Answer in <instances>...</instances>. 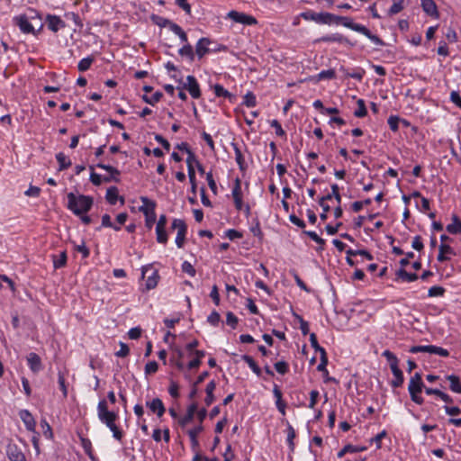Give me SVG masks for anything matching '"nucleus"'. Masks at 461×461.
I'll return each instance as SVG.
<instances>
[{
  "mask_svg": "<svg viewBox=\"0 0 461 461\" xmlns=\"http://www.w3.org/2000/svg\"><path fill=\"white\" fill-rule=\"evenodd\" d=\"M97 416L100 421L106 425L107 428L113 432V437L121 441L123 438V432L116 425L115 421L118 419V414L115 411L108 410L106 400H100L97 405Z\"/></svg>",
  "mask_w": 461,
  "mask_h": 461,
  "instance_id": "f257e3e1",
  "label": "nucleus"
},
{
  "mask_svg": "<svg viewBox=\"0 0 461 461\" xmlns=\"http://www.w3.org/2000/svg\"><path fill=\"white\" fill-rule=\"evenodd\" d=\"M332 23H340V24H342L343 26H345V27H347L348 29H351V30H353L355 32L362 33L363 35L367 37L372 42H374L375 45H378V46H384L385 45L384 41L381 38H379L375 34H373L370 32V30L367 29L366 26H364V25H362L360 23H354L352 21V19L349 18V17L339 16V15L333 14Z\"/></svg>",
  "mask_w": 461,
  "mask_h": 461,
  "instance_id": "f03ea898",
  "label": "nucleus"
},
{
  "mask_svg": "<svg viewBox=\"0 0 461 461\" xmlns=\"http://www.w3.org/2000/svg\"><path fill=\"white\" fill-rule=\"evenodd\" d=\"M67 207L75 215H82L86 213L92 208L94 203V200L91 196L85 194H76L72 192L67 194Z\"/></svg>",
  "mask_w": 461,
  "mask_h": 461,
  "instance_id": "7ed1b4c3",
  "label": "nucleus"
},
{
  "mask_svg": "<svg viewBox=\"0 0 461 461\" xmlns=\"http://www.w3.org/2000/svg\"><path fill=\"white\" fill-rule=\"evenodd\" d=\"M423 388L425 389L421 374L415 373L410 379L408 391L411 401L419 405L422 404L424 402L423 398L420 396Z\"/></svg>",
  "mask_w": 461,
  "mask_h": 461,
  "instance_id": "20e7f679",
  "label": "nucleus"
},
{
  "mask_svg": "<svg viewBox=\"0 0 461 461\" xmlns=\"http://www.w3.org/2000/svg\"><path fill=\"white\" fill-rule=\"evenodd\" d=\"M339 188L337 184L331 185V194H328L325 196H322L319 200V204L322 207L323 212L321 213L320 217L322 221H325L328 216V212L330 210V205H328L325 202L330 200L332 197L336 199L338 203H341V196L339 192Z\"/></svg>",
  "mask_w": 461,
  "mask_h": 461,
  "instance_id": "39448f33",
  "label": "nucleus"
},
{
  "mask_svg": "<svg viewBox=\"0 0 461 461\" xmlns=\"http://www.w3.org/2000/svg\"><path fill=\"white\" fill-rule=\"evenodd\" d=\"M143 205H145V207H140V211L143 212V213L145 214V223H146V227L149 228V229H151L153 224L155 223L156 221V213H155V207H156V203L155 202L153 201H150L148 197H141L140 198Z\"/></svg>",
  "mask_w": 461,
  "mask_h": 461,
  "instance_id": "423d86ee",
  "label": "nucleus"
},
{
  "mask_svg": "<svg viewBox=\"0 0 461 461\" xmlns=\"http://www.w3.org/2000/svg\"><path fill=\"white\" fill-rule=\"evenodd\" d=\"M300 16L306 21H313L321 24H330L333 18L330 13H315L312 10L302 13Z\"/></svg>",
  "mask_w": 461,
  "mask_h": 461,
  "instance_id": "0eeeda50",
  "label": "nucleus"
},
{
  "mask_svg": "<svg viewBox=\"0 0 461 461\" xmlns=\"http://www.w3.org/2000/svg\"><path fill=\"white\" fill-rule=\"evenodd\" d=\"M171 229L177 230L176 244L177 248L182 249L184 247L187 232V226L185 221L181 219H174L171 223Z\"/></svg>",
  "mask_w": 461,
  "mask_h": 461,
  "instance_id": "6e6552de",
  "label": "nucleus"
},
{
  "mask_svg": "<svg viewBox=\"0 0 461 461\" xmlns=\"http://www.w3.org/2000/svg\"><path fill=\"white\" fill-rule=\"evenodd\" d=\"M141 276L143 279L146 278L145 286L147 290L154 289L157 286L159 276L151 267H143L141 269Z\"/></svg>",
  "mask_w": 461,
  "mask_h": 461,
  "instance_id": "1a4fd4ad",
  "label": "nucleus"
},
{
  "mask_svg": "<svg viewBox=\"0 0 461 461\" xmlns=\"http://www.w3.org/2000/svg\"><path fill=\"white\" fill-rule=\"evenodd\" d=\"M228 17L236 23L245 25H255L258 23V21L254 16L237 11H230L228 14Z\"/></svg>",
  "mask_w": 461,
  "mask_h": 461,
  "instance_id": "9d476101",
  "label": "nucleus"
},
{
  "mask_svg": "<svg viewBox=\"0 0 461 461\" xmlns=\"http://www.w3.org/2000/svg\"><path fill=\"white\" fill-rule=\"evenodd\" d=\"M48 28L53 32H58L59 30L66 28V23L58 15L47 14L45 18Z\"/></svg>",
  "mask_w": 461,
  "mask_h": 461,
  "instance_id": "9b49d317",
  "label": "nucleus"
},
{
  "mask_svg": "<svg viewBox=\"0 0 461 461\" xmlns=\"http://www.w3.org/2000/svg\"><path fill=\"white\" fill-rule=\"evenodd\" d=\"M183 88L187 90L190 95L194 99H198L201 96L199 84L194 76L186 77V83L184 85Z\"/></svg>",
  "mask_w": 461,
  "mask_h": 461,
  "instance_id": "f8f14e48",
  "label": "nucleus"
},
{
  "mask_svg": "<svg viewBox=\"0 0 461 461\" xmlns=\"http://www.w3.org/2000/svg\"><path fill=\"white\" fill-rule=\"evenodd\" d=\"M6 454L10 461H26L25 455L15 444H9L7 446Z\"/></svg>",
  "mask_w": 461,
  "mask_h": 461,
  "instance_id": "ddd939ff",
  "label": "nucleus"
},
{
  "mask_svg": "<svg viewBox=\"0 0 461 461\" xmlns=\"http://www.w3.org/2000/svg\"><path fill=\"white\" fill-rule=\"evenodd\" d=\"M14 24L17 25L23 33L35 34V31L26 15H19L14 18Z\"/></svg>",
  "mask_w": 461,
  "mask_h": 461,
  "instance_id": "4468645a",
  "label": "nucleus"
},
{
  "mask_svg": "<svg viewBox=\"0 0 461 461\" xmlns=\"http://www.w3.org/2000/svg\"><path fill=\"white\" fill-rule=\"evenodd\" d=\"M146 406L151 412L157 414L158 418H161L166 411L165 405L159 398H154L151 401L146 402Z\"/></svg>",
  "mask_w": 461,
  "mask_h": 461,
  "instance_id": "2eb2a0df",
  "label": "nucleus"
},
{
  "mask_svg": "<svg viewBox=\"0 0 461 461\" xmlns=\"http://www.w3.org/2000/svg\"><path fill=\"white\" fill-rule=\"evenodd\" d=\"M318 41H323V42H339L349 45L350 47H353L355 44L351 42L347 37L343 36L340 33H333L330 35H325L322 36L318 40Z\"/></svg>",
  "mask_w": 461,
  "mask_h": 461,
  "instance_id": "dca6fc26",
  "label": "nucleus"
},
{
  "mask_svg": "<svg viewBox=\"0 0 461 461\" xmlns=\"http://www.w3.org/2000/svg\"><path fill=\"white\" fill-rule=\"evenodd\" d=\"M211 43L210 39L201 38L195 45V55L199 59H202L204 55L210 52L209 45Z\"/></svg>",
  "mask_w": 461,
  "mask_h": 461,
  "instance_id": "f3484780",
  "label": "nucleus"
},
{
  "mask_svg": "<svg viewBox=\"0 0 461 461\" xmlns=\"http://www.w3.org/2000/svg\"><path fill=\"white\" fill-rule=\"evenodd\" d=\"M19 416L25 425V428L29 431H34L36 427V421L32 417V413L27 410H22L19 412Z\"/></svg>",
  "mask_w": 461,
  "mask_h": 461,
  "instance_id": "a211bd4d",
  "label": "nucleus"
},
{
  "mask_svg": "<svg viewBox=\"0 0 461 461\" xmlns=\"http://www.w3.org/2000/svg\"><path fill=\"white\" fill-rule=\"evenodd\" d=\"M96 167L99 168L104 169L111 174L110 176L104 177V182H106V183L111 182V181H114L116 183L120 182V179L117 177V176L120 175V171L116 167H113L112 166L105 165L103 163H98L96 165Z\"/></svg>",
  "mask_w": 461,
  "mask_h": 461,
  "instance_id": "6ab92c4d",
  "label": "nucleus"
},
{
  "mask_svg": "<svg viewBox=\"0 0 461 461\" xmlns=\"http://www.w3.org/2000/svg\"><path fill=\"white\" fill-rule=\"evenodd\" d=\"M196 411H197V404L195 402L190 404L187 408L185 415L179 419V420H178L179 425L182 428L185 427L188 423H190L193 420Z\"/></svg>",
  "mask_w": 461,
  "mask_h": 461,
  "instance_id": "aec40b11",
  "label": "nucleus"
},
{
  "mask_svg": "<svg viewBox=\"0 0 461 461\" xmlns=\"http://www.w3.org/2000/svg\"><path fill=\"white\" fill-rule=\"evenodd\" d=\"M391 371L394 378L391 381V385L393 388L401 387L403 384L404 377L402 371L399 368L398 365H394L391 367Z\"/></svg>",
  "mask_w": 461,
  "mask_h": 461,
  "instance_id": "412c9836",
  "label": "nucleus"
},
{
  "mask_svg": "<svg viewBox=\"0 0 461 461\" xmlns=\"http://www.w3.org/2000/svg\"><path fill=\"white\" fill-rule=\"evenodd\" d=\"M27 362H28L29 367L31 368V370L33 373H38L40 370L42 369L41 359L39 357V355H37L34 352H32L28 355Z\"/></svg>",
  "mask_w": 461,
  "mask_h": 461,
  "instance_id": "4be33fe9",
  "label": "nucleus"
},
{
  "mask_svg": "<svg viewBox=\"0 0 461 461\" xmlns=\"http://www.w3.org/2000/svg\"><path fill=\"white\" fill-rule=\"evenodd\" d=\"M422 10L429 16L438 18V11L436 3L433 0H421Z\"/></svg>",
  "mask_w": 461,
  "mask_h": 461,
  "instance_id": "5701e85b",
  "label": "nucleus"
},
{
  "mask_svg": "<svg viewBox=\"0 0 461 461\" xmlns=\"http://www.w3.org/2000/svg\"><path fill=\"white\" fill-rule=\"evenodd\" d=\"M203 427L202 424H200L197 427L191 429L187 431V434L191 440L192 449L194 451H196L199 447V442L197 439V436L203 431Z\"/></svg>",
  "mask_w": 461,
  "mask_h": 461,
  "instance_id": "b1692460",
  "label": "nucleus"
},
{
  "mask_svg": "<svg viewBox=\"0 0 461 461\" xmlns=\"http://www.w3.org/2000/svg\"><path fill=\"white\" fill-rule=\"evenodd\" d=\"M151 21L158 27H160V28L168 27L171 31H172V26L177 25L176 23H175L174 22L170 21L167 18H165V17H162L159 15H155V14H153L151 16Z\"/></svg>",
  "mask_w": 461,
  "mask_h": 461,
  "instance_id": "393cba45",
  "label": "nucleus"
},
{
  "mask_svg": "<svg viewBox=\"0 0 461 461\" xmlns=\"http://www.w3.org/2000/svg\"><path fill=\"white\" fill-rule=\"evenodd\" d=\"M216 388V383L212 380L211 382H209L206 385V388H205V392H206V397L204 399V402L206 404V406H210L213 401H214V395H213V391L215 390Z\"/></svg>",
  "mask_w": 461,
  "mask_h": 461,
  "instance_id": "a878e982",
  "label": "nucleus"
},
{
  "mask_svg": "<svg viewBox=\"0 0 461 461\" xmlns=\"http://www.w3.org/2000/svg\"><path fill=\"white\" fill-rule=\"evenodd\" d=\"M447 230L451 234L461 233V221L457 215H452V223L447 226Z\"/></svg>",
  "mask_w": 461,
  "mask_h": 461,
  "instance_id": "bb28decb",
  "label": "nucleus"
},
{
  "mask_svg": "<svg viewBox=\"0 0 461 461\" xmlns=\"http://www.w3.org/2000/svg\"><path fill=\"white\" fill-rule=\"evenodd\" d=\"M193 354L195 356V358L188 363V369L198 368L201 365V359L205 356V352L203 350H194Z\"/></svg>",
  "mask_w": 461,
  "mask_h": 461,
  "instance_id": "cd10ccee",
  "label": "nucleus"
},
{
  "mask_svg": "<svg viewBox=\"0 0 461 461\" xmlns=\"http://www.w3.org/2000/svg\"><path fill=\"white\" fill-rule=\"evenodd\" d=\"M56 159L59 162V170H65L71 166V160L63 153L59 152L56 155Z\"/></svg>",
  "mask_w": 461,
  "mask_h": 461,
  "instance_id": "c85d7f7f",
  "label": "nucleus"
},
{
  "mask_svg": "<svg viewBox=\"0 0 461 461\" xmlns=\"http://www.w3.org/2000/svg\"><path fill=\"white\" fill-rule=\"evenodd\" d=\"M447 379L450 383V389L451 391L461 393V382L460 378L457 375H449L447 376Z\"/></svg>",
  "mask_w": 461,
  "mask_h": 461,
  "instance_id": "c756f323",
  "label": "nucleus"
},
{
  "mask_svg": "<svg viewBox=\"0 0 461 461\" xmlns=\"http://www.w3.org/2000/svg\"><path fill=\"white\" fill-rule=\"evenodd\" d=\"M178 54L181 57H186L190 61L194 59L195 55L193 47L189 43L184 44V46L179 49Z\"/></svg>",
  "mask_w": 461,
  "mask_h": 461,
  "instance_id": "7c9ffc66",
  "label": "nucleus"
},
{
  "mask_svg": "<svg viewBox=\"0 0 461 461\" xmlns=\"http://www.w3.org/2000/svg\"><path fill=\"white\" fill-rule=\"evenodd\" d=\"M396 276L406 282H413L418 279V275L415 273H408L404 268H400L396 272Z\"/></svg>",
  "mask_w": 461,
  "mask_h": 461,
  "instance_id": "2f4dec72",
  "label": "nucleus"
},
{
  "mask_svg": "<svg viewBox=\"0 0 461 461\" xmlns=\"http://www.w3.org/2000/svg\"><path fill=\"white\" fill-rule=\"evenodd\" d=\"M105 198L110 204L114 205L118 200V188L116 186L109 187Z\"/></svg>",
  "mask_w": 461,
  "mask_h": 461,
  "instance_id": "473e14b6",
  "label": "nucleus"
},
{
  "mask_svg": "<svg viewBox=\"0 0 461 461\" xmlns=\"http://www.w3.org/2000/svg\"><path fill=\"white\" fill-rule=\"evenodd\" d=\"M53 266L55 269H59L64 267L67 264V252L64 250L60 253L59 258L57 256H53Z\"/></svg>",
  "mask_w": 461,
  "mask_h": 461,
  "instance_id": "72a5a7b5",
  "label": "nucleus"
},
{
  "mask_svg": "<svg viewBox=\"0 0 461 461\" xmlns=\"http://www.w3.org/2000/svg\"><path fill=\"white\" fill-rule=\"evenodd\" d=\"M212 88L217 97H224L228 99H231V97H233L232 94L226 90L221 85L216 84Z\"/></svg>",
  "mask_w": 461,
  "mask_h": 461,
  "instance_id": "f704fd0d",
  "label": "nucleus"
},
{
  "mask_svg": "<svg viewBox=\"0 0 461 461\" xmlns=\"http://www.w3.org/2000/svg\"><path fill=\"white\" fill-rule=\"evenodd\" d=\"M366 447H356L352 445H346L339 453L338 457H342L347 453H357L366 450Z\"/></svg>",
  "mask_w": 461,
  "mask_h": 461,
  "instance_id": "c9c22d12",
  "label": "nucleus"
},
{
  "mask_svg": "<svg viewBox=\"0 0 461 461\" xmlns=\"http://www.w3.org/2000/svg\"><path fill=\"white\" fill-rule=\"evenodd\" d=\"M232 146H233V149H234V152H235V159H236V162L237 164L239 165V167L241 171L245 170V160H244V158H243V155L241 153V150L240 149V148L237 146V144L235 143H232Z\"/></svg>",
  "mask_w": 461,
  "mask_h": 461,
  "instance_id": "e433bc0d",
  "label": "nucleus"
},
{
  "mask_svg": "<svg viewBox=\"0 0 461 461\" xmlns=\"http://www.w3.org/2000/svg\"><path fill=\"white\" fill-rule=\"evenodd\" d=\"M357 104V109L354 112V115L357 118L365 117L367 114L365 101L363 99H358Z\"/></svg>",
  "mask_w": 461,
  "mask_h": 461,
  "instance_id": "4c0bfd02",
  "label": "nucleus"
},
{
  "mask_svg": "<svg viewBox=\"0 0 461 461\" xmlns=\"http://www.w3.org/2000/svg\"><path fill=\"white\" fill-rule=\"evenodd\" d=\"M335 77H336V72H335L334 69L330 68V69L321 71L315 77V80L316 81H321V80H323V79H333Z\"/></svg>",
  "mask_w": 461,
  "mask_h": 461,
  "instance_id": "58836bf2",
  "label": "nucleus"
},
{
  "mask_svg": "<svg viewBox=\"0 0 461 461\" xmlns=\"http://www.w3.org/2000/svg\"><path fill=\"white\" fill-rule=\"evenodd\" d=\"M157 241L161 244L167 242L168 237L166 228L156 226Z\"/></svg>",
  "mask_w": 461,
  "mask_h": 461,
  "instance_id": "ea45409f",
  "label": "nucleus"
},
{
  "mask_svg": "<svg viewBox=\"0 0 461 461\" xmlns=\"http://www.w3.org/2000/svg\"><path fill=\"white\" fill-rule=\"evenodd\" d=\"M162 96H163L162 93L157 91L151 96H148L147 95H144L142 96V99H143V101L145 103H147L149 104H151V105H154L155 104L159 102V100L161 99Z\"/></svg>",
  "mask_w": 461,
  "mask_h": 461,
  "instance_id": "a19ab883",
  "label": "nucleus"
},
{
  "mask_svg": "<svg viewBox=\"0 0 461 461\" xmlns=\"http://www.w3.org/2000/svg\"><path fill=\"white\" fill-rule=\"evenodd\" d=\"M93 61H94V58H92V57H86L85 59H82L78 62V65H77L78 70L81 71V72L86 71L87 69L90 68Z\"/></svg>",
  "mask_w": 461,
  "mask_h": 461,
  "instance_id": "79ce46f5",
  "label": "nucleus"
},
{
  "mask_svg": "<svg viewBox=\"0 0 461 461\" xmlns=\"http://www.w3.org/2000/svg\"><path fill=\"white\" fill-rule=\"evenodd\" d=\"M404 8V0H397L393 2L392 6L390 7L388 14L390 15L396 14L400 13Z\"/></svg>",
  "mask_w": 461,
  "mask_h": 461,
  "instance_id": "37998d69",
  "label": "nucleus"
},
{
  "mask_svg": "<svg viewBox=\"0 0 461 461\" xmlns=\"http://www.w3.org/2000/svg\"><path fill=\"white\" fill-rule=\"evenodd\" d=\"M172 32L180 38L184 44L188 43L185 32L178 24L172 26Z\"/></svg>",
  "mask_w": 461,
  "mask_h": 461,
  "instance_id": "c03bdc74",
  "label": "nucleus"
},
{
  "mask_svg": "<svg viewBox=\"0 0 461 461\" xmlns=\"http://www.w3.org/2000/svg\"><path fill=\"white\" fill-rule=\"evenodd\" d=\"M232 197L235 198H241L242 197V191H241V180L237 177L234 180V185L232 188Z\"/></svg>",
  "mask_w": 461,
  "mask_h": 461,
  "instance_id": "a18cd8bd",
  "label": "nucleus"
},
{
  "mask_svg": "<svg viewBox=\"0 0 461 461\" xmlns=\"http://www.w3.org/2000/svg\"><path fill=\"white\" fill-rule=\"evenodd\" d=\"M432 346L433 345H427V346H412L409 351L411 353L416 354L420 352L423 353H429L432 354Z\"/></svg>",
  "mask_w": 461,
  "mask_h": 461,
  "instance_id": "49530a36",
  "label": "nucleus"
},
{
  "mask_svg": "<svg viewBox=\"0 0 461 461\" xmlns=\"http://www.w3.org/2000/svg\"><path fill=\"white\" fill-rule=\"evenodd\" d=\"M446 290L442 286L435 285L431 286L428 291V295L429 297H435V296H443Z\"/></svg>",
  "mask_w": 461,
  "mask_h": 461,
  "instance_id": "de8ad7c7",
  "label": "nucleus"
},
{
  "mask_svg": "<svg viewBox=\"0 0 461 461\" xmlns=\"http://www.w3.org/2000/svg\"><path fill=\"white\" fill-rule=\"evenodd\" d=\"M382 355L389 362L390 368L392 366H393L394 365H398L399 364V360H398L397 357L393 352H391L390 350H384Z\"/></svg>",
  "mask_w": 461,
  "mask_h": 461,
  "instance_id": "09e8293b",
  "label": "nucleus"
},
{
  "mask_svg": "<svg viewBox=\"0 0 461 461\" xmlns=\"http://www.w3.org/2000/svg\"><path fill=\"white\" fill-rule=\"evenodd\" d=\"M102 227H109L113 228L114 230L118 231L121 230V227L118 225H114L112 221L109 214H104L102 216Z\"/></svg>",
  "mask_w": 461,
  "mask_h": 461,
  "instance_id": "8fccbe9b",
  "label": "nucleus"
},
{
  "mask_svg": "<svg viewBox=\"0 0 461 461\" xmlns=\"http://www.w3.org/2000/svg\"><path fill=\"white\" fill-rule=\"evenodd\" d=\"M243 104L248 107H254L257 104L256 96L253 93L249 92L245 95Z\"/></svg>",
  "mask_w": 461,
  "mask_h": 461,
  "instance_id": "3c124183",
  "label": "nucleus"
},
{
  "mask_svg": "<svg viewBox=\"0 0 461 461\" xmlns=\"http://www.w3.org/2000/svg\"><path fill=\"white\" fill-rule=\"evenodd\" d=\"M58 383H59V387H60V389L62 391L63 397L67 398V396H68V389H67V386H66L65 376H64V375L60 371L58 374Z\"/></svg>",
  "mask_w": 461,
  "mask_h": 461,
  "instance_id": "603ef678",
  "label": "nucleus"
},
{
  "mask_svg": "<svg viewBox=\"0 0 461 461\" xmlns=\"http://www.w3.org/2000/svg\"><path fill=\"white\" fill-rule=\"evenodd\" d=\"M304 233L309 238H311L313 241H315L317 244L321 245V248L324 246L325 240L323 239H321L315 231L307 230V231H304Z\"/></svg>",
  "mask_w": 461,
  "mask_h": 461,
  "instance_id": "864d4df0",
  "label": "nucleus"
},
{
  "mask_svg": "<svg viewBox=\"0 0 461 461\" xmlns=\"http://www.w3.org/2000/svg\"><path fill=\"white\" fill-rule=\"evenodd\" d=\"M399 122H400V118L398 116H395V115H391L388 118V121H387L388 125H389L390 129L393 131H398Z\"/></svg>",
  "mask_w": 461,
  "mask_h": 461,
  "instance_id": "5fc2aeb1",
  "label": "nucleus"
},
{
  "mask_svg": "<svg viewBox=\"0 0 461 461\" xmlns=\"http://www.w3.org/2000/svg\"><path fill=\"white\" fill-rule=\"evenodd\" d=\"M275 368L277 373L285 375L288 372L289 366L285 361H279L275 364Z\"/></svg>",
  "mask_w": 461,
  "mask_h": 461,
  "instance_id": "6e6d98bb",
  "label": "nucleus"
},
{
  "mask_svg": "<svg viewBox=\"0 0 461 461\" xmlns=\"http://www.w3.org/2000/svg\"><path fill=\"white\" fill-rule=\"evenodd\" d=\"M226 323L232 329H235L238 324L237 316L233 312H228L226 314Z\"/></svg>",
  "mask_w": 461,
  "mask_h": 461,
  "instance_id": "4d7b16f0",
  "label": "nucleus"
},
{
  "mask_svg": "<svg viewBox=\"0 0 461 461\" xmlns=\"http://www.w3.org/2000/svg\"><path fill=\"white\" fill-rule=\"evenodd\" d=\"M158 369V365L156 361H149L145 366V374L151 375L155 374Z\"/></svg>",
  "mask_w": 461,
  "mask_h": 461,
  "instance_id": "13d9d810",
  "label": "nucleus"
},
{
  "mask_svg": "<svg viewBox=\"0 0 461 461\" xmlns=\"http://www.w3.org/2000/svg\"><path fill=\"white\" fill-rule=\"evenodd\" d=\"M182 271L188 274L191 276H194L196 274V271L193 265L189 263L188 261H184L182 264Z\"/></svg>",
  "mask_w": 461,
  "mask_h": 461,
  "instance_id": "bf43d9fd",
  "label": "nucleus"
},
{
  "mask_svg": "<svg viewBox=\"0 0 461 461\" xmlns=\"http://www.w3.org/2000/svg\"><path fill=\"white\" fill-rule=\"evenodd\" d=\"M271 127L275 128L276 134L280 137L285 136V131L283 130L280 122L277 120H273L270 122Z\"/></svg>",
  "mask_w": 461,
  "mask_h": 461,
  "instance_id": "052dcab7",
  "label": "nucleus"
},
{
  "mask_svg": "<svg viewBox=\"0 0 461 461\" xmlns=\"http://www.w3.org/2000/svg\"><path fill=\"white\" fill-rule=\"evenodd\" d=\"M220 320H221V316L219 314V312H217L216 311H213L208 317H207V321L212 325V326H217L220 322Z\"/></svg>",
  "mask_w": 461,
  "mask_h": 461,
  "instance_id": "680f3d73",
  "label": "nucleus"
},
{
  "mask_svg": "<svg viewBox=\"0 0 461 461\" xmlns=\"http://www.w3.org/2000/svg\"><path fill=\"white\" fill-rule=\"evenodd\" d=\"M75 249L82 254L83 258H86L89 257L90 251L84 241L79 245H76Z\"/></svg>",
  "mask_w": 461,
  "mask_h": 461,
  "instance_id": "e2e57ef3",
  "label": "nucleus"
},
{
  "mask_svg": "<svg viewBox=\"0 0 461 461\" xmlns=\"http://www.w3.org/2000/svg\"><path fill=\"white\" fill-rule=\"evenodd\" d=\"M206 181H207L208 185H209L210 189L212 190V192L213 194H216L217 193V185H216V182L213 179L212 171H210L206 174Z\"/></svg>",
  "mask_w": 461,
  "mask_h": 461,
  "instance_id": "0e129e2a",
  "label": "nucleus"
},
{
  "mask_svg": "<svg viewBox=\"0 0 461 461\" xmlns=\"http://www.w3.org/2000/svg\"><path fill=\"white\" fill-rule=\"evenodd\" d=\"M130 348L127 344L123 342H120V349L115 353V355L119 357H125L129 355Z\"/></svg>",
  "mask_w": 461,
  "mask_h": 461,
  "instance_id": "69168bd1",
  "label": "nucleus"
},
{
  "mask_svg": "<svg viewBox=\"0 0 461 461\" xmlns=\"http://www.w3.org/2000/svg\"><path fill=\"white\" fill-rule=\"evenodd\" d=\"M41 425L43 429V435L45 436V438H51L53 434H52V429H51L50 426L49 425V423L45 420H42L41 421Z\"/></svg>",
  "mask_w": 461,
  "mask_h": 461,
  "instance_id": "338daca9",
  "label": "nucleus"
},
{
  "mask_svg": "<svg viewBox=\"0 0 461 461\" xmlns=\"http://www.w3.org/2000/svg\"><path fill=\"white\" fill-rule=\"evenodd\" d=\"M411 247L418 251H420L423 249L424 245L421 240V237L417 235L413 238V240L411 242Z\"/></svg>",
  "mask_w": 461,
  "mask_h": 461,
  "instance_id": "774afa93",
  "label": "nucleus"
}]
</instances>
